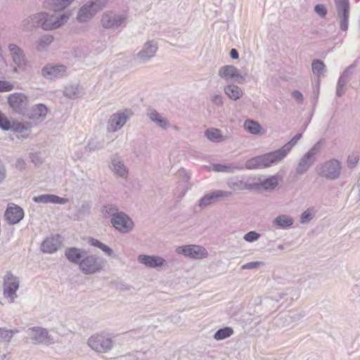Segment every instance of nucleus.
<instances>
[{
  "mask_svg": "<svg viewBox=\"0 0 360 360\" xmlns=\"http://www.w3.org/2000/svg\"><path fill=\"white\" fill-rule=\"evenodd\" d=\"M110 222L112 226L122 233L131 231L134 226L133 220L124 212H120L111 218Z\"/></svg>",
  "mask_w": 360,
  "mask_h": 360,
  "instance_id": "nucleus-14",
  "label": "nucleus"
},
{
  "mask_svg": "<svg viewBox=\"0 0 360 360\" xmlns=\"http://www.w3.org/2000/svg\"><path fill=\"white\" fill-rule=\"evenodd\" d=\"M158 49V42L155 40H148L134 56L139 64H146L156 55Z\"/></svg>",
  "mask_w": 360,
  "mask_h": 360,
  "instance_id": "nucleus-8",
  "label": "nucleus"
},
{
  "mask_svg": "<svg viewBox=\"0 0 360 360\" xmlns=\"http://www.w3.org/2000/svg\"><path fill=\"white\" fill-rule=\"evenodd\" d=\"M32 127V125L30 122H18L14 123L12 125L11 124L10 129H13L16 132H23L24 131L28 130Z\"/></svg>",
  "mask_w": 360,
  "mask_h": 360,
  "instance_id": "nucleus-51",
  "label": "nucleus"
},
{
  "mask_svg": "<svg viewBox=\"0 0 360 360\" xmlns=\"http://www.w3.org/2000/svg\"><path fill=\"white\" fill-rule=\"evenodd\" d=\"M91 205L90 202L83 201L78 207L75 215V219L79 220L83 217L89 215L91 212Z\"/></svg>",
  "mask_w": 360,
  "mask_h": 360,
  "instance_id": "nucleus-37",
  "label": "nucleus"
},
{
  "mask_svg": "<svg viewBox=\"0 0 360 360\" xmlns=\"http://www.w3.org/2000/svg\"><path fill=\"white\" fill-rule=\"evenodd\" d=\"M311 69L314 74L316 75L318 77H321L324 75L326 65L323 61L316 59L313 60Z\"/></svg>",
  "mask_w": 360,
  "mask_h": 360,
  "instance_id": "nucleus-42",
  "label": "nucleus"
},
{
  "mask_svg": "<svg viewBox=\"0 0 360 360\" xmlns=\"http://www.w3.org/2000/svg\"><path fill=\"white\" fill-rule=\"evenodd\" d=\"M71 13L69 11H65L59 15L49 14L46 13V23L47 27L44 30H56L64 25L70 19Z\"/></svg>",
  "mask_w": 360,
  "mask_h": 360,
  "instance_id": "nucleus-18",
  "label": "nucleus"
},
{
  "mask_svg": "<svg viewBox=\"0 0 360 360\" xmlns=\"http://www.w3.org/2000/svg\"><path fill=\"white\" fill-rule=\"evenodd\" d=\"M302 136V133L297 134L290 141L278 149L284 158L288 155L291 149L297 143Z\"/></svg>",
  "mask_w": 360,
  "mask_h": 360,
  "instance_id": "nucleus-36",
  "label": "nucleus"
},
{
  "mask_svg": "<svg viewBox=\"0 0 360 360\" xmlns=\"http://www.w3.org/2000/svg\"><path fill=\"white\" fill-rule=\"evenodd\" d=\"M117 210L118 209L116 206L112 205H107L102 207L101 212L105 217H111L112 218L114 215L118 214L119 212H117Z\"/></svg>",
  "mask_w": 360,
  "mask_h": 360,
  "instance_id": "nucleus-49",
  "label": "nucleus"
},
{
  "mask_svg": "<svg viewBox=\"0 0 360 360\" xmlns=\"http://www.w3.org/2000/svg\"><path fill=\"white\" fill-rule=\"evenodd\" d=\"M18 332V331L17 330H12L4 328H0V338L6 340L7 342H10L13 335Z\"/></svg>",
  "mask_w": 360,
  "mask_h": 360,
  "instance_id": "nucleus-53",
  "label": "nucleus"
},
{
  "mask_svg": "<svg viewBox=\"0 0 360 360\" xmlns=\"http://www.w3.org/2000/svg\"><path fill=\"white\" fill-rule=\"evenodd\" d=\"M259 238L260 234L259 233L251 231L244 235L243 240L249 243H252L257 240Z\"/></svg>",
  "mask_w": 360,
  "mask_h": 360,
  "instance_id": "nucleus-55",
  "label": "nucleus"
},
{
  "mask_svg": "<svg viewBox=\"0 0 360 360\" xmlns=\"http://www.w3.org/2000/svg\"><path fill=\"white\" fill-rule=\"evenodd\" d=\"M131 115V112L129 109L119 110L113 113L109 117L107 122V131L108 132H115L121 129L126 124Z\"/></svg>",
  "mask_w": 360,
  "mask_h": 360,
  "instance_id": "nucleus-9",
  "label": "nucleus"
},
{
  "mask_svg": "<svg viewBox=\"0 0 360 360\" xmlns=\"http://www.w3.org/2000/svg\"><path fill=\"white\" fill-rule=\"evenodd\" d=\"M107 4V0H90L84 4L78 11L77 20L79 22H87Z\"/></svg>",
  "mask_w": 360,
  "mask_h": 360,
  "instance_id": "nucleus-5",
  "label": "nucleus"
},
{
  "mask_svg": "<svg viewBox=\"0 0 360 360\" xmlns=\"http://www.w3.org/2000/svg\"><path fill=\"white\" fill-rule=\"evenodd\" d=\"M46 13L45 11L39 12L32 14V16L34 20V23L37 27H41L42 30H44V28L47 27V24L46 22Z\"/></svg>",
  "mask_w": 360,
  "mask_h": 360,
  "instance_id": "nucleus-41",
  "label": "nucleus"
},
{
  "mask_svg": "<svg viewBox=\"0 0 360 360\" xmlns=\"http://www.w3.org/2000/svg\"><path fill=\"white\" fill-rule=\"evenodd\" d=\"M27 333L29 340L35 345H50L55 342L53 338L49 334L46 328L34 326L29 328Z\"/></svg>",
  "mask_w": 360,
  "mask_h": 360,
  "instance_id": "nucleus-7",
  "label": "nucleus"
},
{
  "mask_svg": "<svg viewBox=\"0 0 360 360\" xmlns=\"http://www.w3.org/2000/svg\"><path fill=\"white\" fill-rule=\"evenodd\" d=\"M75 0H44L43 7L46 9L59 12L70 6Z\"/></svg>",
  "mask_w": 360,
  "mask_h": 360,
  "instance_id": "nucleus-26",
  "label": "nucleus"
},
{
  "mask_svg": "<svg viewBox=\"0 0 360 360\" xmlns=\"http://www.w3.org/2000/svg\"><path fill=\"white\" fill-rule=\"evenodd\" d=\"M354 68L355 66L354 65H349L343 71L340 76L346 78L347 79H349V77L353 74Z\"/></svg>",
  "mask_w": 360,
  "mask_h": 360,
  "instance_id": "nucleus-61",
  "label": "nucleus"
},
{
  "mask_svg": "<svg viewBox=\"0 0 360 360\" xmlns=\"http://www.w3.org/2000/svg\"><path fill=\"white\" fill-rule=\"evenodd\" d=\"M322 146L323 140H320L316 142L305 154L316 162L317 156L322 148Z\"/></svg>",
  "mask_w": 360,
  "mask_h": 360,
  "instance_id": "nucleus-43",
  "label": "nucleus"
},
{
  "mask_svg": "<svg viewBox=\"0 0 360 360\" xmlns=\"http://www.w3.org/2000/svg\"><path fill=\"white\" fill-rule=\"evenodd\" d=\"M264 266V262L262 261H256L246 263L241 266L240 269L242 270H252V269H258L260 267Z\"/></svg>",
  "mask_w": 360,
  "mask_h": 360,
  "instance_id": "nucleus-52",
  "label": "nucleus"
},
{
  "mask_svg": "<svg viewBox=\"0 0 360 360\" xmlns=\"http://www.w3.org/2000/svg\"><path fill=\"white\" fill-rule=\"evenodd\" d=\"M48 113L47 107L42 103L33 105L29 110L28 118L35 123L42 122L46 117Z\"/></svg>",
  "mask_w": 360,
  "mask_h": 360,
  "instance_id": "nucleus-23",
  "label": "nucleus"
},
{
  "mask_svg": "<svg viewBox=\"0 0 360 360\" xmlns=\"http://www.w3.org/2000/svg\"><path fill=\"white\" fill-rule=\"evenodd\" d=\"M53 194H44L33 198V201L37 203H52Z\"/></svg>",
  "mask_w": 360,
  "mask_h": 360,
  "instance_id": "nucleus-54",
  "label": "nucleus"
},
{
  "mask_svg": "<svg viewBox=\"0 0 360 360\" xmlns=\"http://www.w3.org/2000/svg\"><path fill=\"white\" fill-rule=\"evenodd\" d=\"M175 252L193 259H202L208 256L207 250L202 246L197 245H186L176 248Z\"/></svg>",
  "mask_w": 360,
  "mask_h": 360,
  "instance_id": "nucleus-10",
  "label": "nucleus"
},
{
  "mask_svg": "<svg viewBox=\"0 0 360 360\" xmlns=\"http://www.w3.org/2000/svg\"><path fill=\"white\" fill-rule=\"evenodd\" d=\"M231 195L232 193L229 191H224L220 190L214 191L210 193H207L205 195H204L199 200L198 205L201 209H202L207 207L213 202L217 200L219 198L229 197L231 196Z\"/></svg>",
  "mask_w": 360,
  "mask_h": 360,
  "instance_id": "nucleus-22",
  "label": "nucleus"
},
{
  "mask_svg": "<svg viewBox=\"0 0 360 360\" xmlns=\"http://www.w3.org/2000/svg\"><path fill=\"white\" fill-rule=\"evenodd\" d=\"M87 345L94 352L105 354L113 348L114 342L108 334L97 333L89 338Z\"/></svg>",
  "mask_w": 360,
  "mask_h": 360,
  "instance_id": "nucleus-4",
  "label": "nucleus"
},
{
  "mask_svg": "<svg viewBox=\"0 0 360 360\" xmlns=\"http://www.w3.org/2000/svg\"><path fill=\"white\" fill-rule=\"evenodd\" d=\"M13 89H14L13 83L6 80H0V92L11 91Z\"/></svg>",
  "mask_w": 360,
  "mask_h": 360,
  "instance_id": "nucleus-57",
  "label": "nucleus"
},
{
  "mask_svg": "<svg viewBox=\"0 0 360 360\" xmlns=\"http://www.w3.org/2000/svg\"><path fill=\"white\" fill-rule=\"evenodd\" d=\"M4 217L9 224H16L23 219L24 211L20 207L13 205L7 207Z\"/></svg>",
  "mask_w": 360,
  "mask_h": 360,
  "instance_id": "nucleus-21",
  "label": "nucleus"
},
{
  "mask_svg": "<svg viewBox=\"0 0 360 360\" xmlns=\"http://www.w3.org/2000/svg\"><path fill=\"white\" fill-rule=\"evenodd\" d=\"M253 184H257L258 186L257 190L261 187H262L264 190H273L278 184V177L276 175H274L263 181H261L260 183H254Z\"/></svg>",
  "mask_w": 360,
  "mask_h": 360,
  "instance_id": "nucleus-34",
  "label": "nucleus"
},
{
  "mask_svg": "<svg viewBox=\"0 0 360 360\" xmlns=\"http://www.w3.org/2000/svg\"><path fill=\"white\" fill-rule=\"evenodd\" d=\"M127 16L114 11H107L101 16V25L103 28L110 30H116L127 20Z\"/></svg>",
  "mask_w": 360,
  "mask_h": 360,
  "instance_id": "nucleus-6",
  "label": "nucleus"
},
{
  "mask_svg": "<svg viewBox=\"0 0 360 360\" xmlns=\"http://www.w3.org/2000/svg\"><path fill=\"white\" fill-rule=\"evenodd\" d=\"M10 107L16 112L22 114L28 106V98L22 93H13L8 96Z\"/></svg>",
  "mask_w": 360,
  "mask_h": 360,
  "instance_id": "nucleus-16",
  "label": "nucleus"
},
{
  "mask_svg": "<svg viewBox=\"0 0 360 360\" xmlns=\"http://www.w3.org/2000/svg\"><path fill=\"white\" fill-rule=\"evenodd\" d=\"M0 127L4 130H8L11 128V122L0 113Z\"/></svg>",
  "mask_w": 360,
  "mask_h": 360,
  "instance_id": "nucleus-60",
  "label": "nucleus"
},
{
  "mask_svg": "<svg viewBox=\"0 0 360 360\" xmlns=\"http://www.w3.org/2000/svg\"><path fill=\"white\" fill-rule=\"evenodd\" d=\"M41 76L50 80L57 79L67 75V67L63 65L46 64L41 71Z\"/></svg>",
  "mask_w": 360,
  "mask_h": 360,
  "instance_id": "nucleus-15",
  "label": "nucleus"
},
{
  "mask_svg": "<svg viewBox=\"0 0 360 360\" xmlns=\"http://www.w3.org/2000/svg\"><path fill=\"white\" fill-rule=\"evenodd\" d=\"M205 136L212 142L219 143L226 140L218 129H208L205 131Z\"/></svg>",
  "mask_w": 360,
  "mask_h": 360,
  "instance_id": "nucleus-35",
  "label": "nucleus"
},
{
  "mask_svg": "<svg viewBox=\"0 0 360 360\" xmlns=\"http://www.w3.org/2000/svg\"><path fill=\"white\" fill-rule=\"evenodd\" d=\"M243 127L245 131L251 134L259 135L264 133L262 126L258 122L253 120H246L244 122Z\"/></svg>",
  "mask_w": 360,
  "mask_h": 360,
  "instance_id": "nucleus-31",
  "label": "nucleus"
},
{
  "mask_svg": "<svg viewBox=\"0 0 360 360\" xmlns=\"http://www.w3.org/2000/svg\"><path fill=\"white\" fill-rule=\"evenodd\" d=\"M292 96L298 103H302L304 98L302 94L300 91L294 90L292 92Z\"/></svg>",
  "mask_w": 360,
  "mask_h": 360,
  "instance_id": "nucleus-63",
  "label": "nucleus"
},
{
  "mask_svg": "<svg viewBox=\"0 0 360 360\" xmlns=\"http://www.w3.org/2000/svg\"><path fill=\"white\" fill-rule=\"evenodd\" d=\"M314 11L321 18H325L327 14V10L322 4H317L314 8Z\"/></svg>",
  "mask_w": 360,
  "mask_h": 360,
  "instance_id": "nucleus-58",
  "label": "nucleus"
},
{
  "mask_svg": "<svg viewBox=\"0 0 360 360\" xmlns=\"http://www.w3.org/2000/svg\"><path fill=\"white\" fill-rule=\"evenodd\" d=\"M314 161L305 153L299 160L295 169V176L298 179L306 174L314 164Z\"/></svg>",
  "mask_w": 360,
  "mask_h": 360,
  "instance_id": "nucleus-24",
  "label": "nucleus"
},
{
  "mask_svg": "<svg viewBox=\"0 0 360 360\" xmlns=\"http://www.w3.org/2000/svg\"><path fill=\"white\" fill-rule=\"evenodd\" d=\"M211 101L217 106H221L224 103V98L221 94H215L211 96Z\"/></svg>",
  "mask_w": 360,
  "mask_h": 360,
  "instance_id": "nucleus-59",
  "label": "nucleus"
},
{
  "mask_svg": "<svg viewBox=\"0 0 360 360\" xmlns=\"http://www.w3.org/2000/svg\"><path fill=\"white\" fill-rule=\"evenodd\" d=\"M349 81V79H347L346 78L340 76L336 86V96L338 97H341L345 94L346 86Z\"/></svg>",
  "mask_w": 360,
  "mask_h": 360,
  "instance_id": "nucleus-47",
  "label": "nucleus"
},
{
  "mask_svg": "<svg viewBox=\"0 0 360 360\" xmlns=\"http://www.w3.org/2000/svg\"><path fill=\"white\" fill-rule=\"evenodd\" d=\"M8 49L13 63L20 69H25L27 60L23 50L18 45L12 43L8 45Z\"/></svg>",
  "mask_w": 360,
  "mask_h": 360,
  "instance_id": "nucleus-20",
  "label": "nucleus"
},
{
  "mask_svg": "<svg viewBox=\"0 0 360 360\" xmlns=\"http://www.w3.org/2000/svg\"><path fill=\"white\" fill-rule=\"evenodd\" d=\"M20 26L22 30L26 32L32 31L37 28L32 15L23 19L21 22Z\"/></svg>",
  "mask_w": 360,
  "mask_h": 360,
  "instance_id": "nucleus-46",
  "label": "nucleus"
},
{
  "mask_svg": "<svg viewBox=\"0 0 360 360\" xmlns=\"http://www.w3.org/2000/svg\"><path fill=\"white\" fill-rule=\"evenodd\" d=\"M137 260L148 268L163 269L167 266V261L158 255H140L138 256Z\"/></svg>",
  "mask_w": 360,
  "mask_h": 360,
  "instance_id": "nucleus-19",
  "label": "nucleus"
},
{
  "mask_svg": "<svg viewBox=\"0 0 360 360\" xmlns=\"http://www.w3.org/2000/svg\"><path fill=\"white\" fill-rule=\"evenodd\" d=\"M86 253L85 250L77 248H68L65 251V255L68 261L72 264H77L78 267L80 266L81 261Z\"/></svg>",
  "mask_w": 360,
  "mask_h": 360,
  "instance_id": "nucleus-25",
  "label": "nucleus"
},
{
  "mask_svg": "<svg viewBox=\"0 0 360 360\" xmlns=\"http://www.w3.org/2000/svg\"><path fill=\"white\" fill-rule=\"evenodd\" d=\"M79 91L78 84H69L64 88L63 95L68 98L75 99L79 96Z\"/></svg>",
  "mask_w": 360,
  "mask_h": 360,
  "instance_id": "nucleus-38",
  "label": "nucleus"
},
{
  "mask_svg": "<svg viewBox=\"0 0 360 360\" xmlns=\"http://www.w3.org/2000/svg\"><path fill=\"white\" fill-rule=\"evenodd\" d=\"M284 159L280 150H276L261 155L248 159L245 164L247 169H261L276 165Z\"/></svg>",
  "mask_w": 360,
  "mask_h": 360,
  "instance_id": "nucleus-1",
  "label": "nucleus"
},
{
  "mask_svg": "<svg viewBox=\"0 0 360 360\" xmlns=\"http://www.w3.org/2000/svg\"><path fill=\"white\" fill-rule=\"evenodd\" d=\"M106 262V260L101 257L86 253L81 261L79 269L85 275L96 274L104 270Z\"/></svg>",
  "mask_w": 360,
  "mask_h": 360,
  "instance_id": "nucleus-3",
  "label": "nucleus"
},
{
  "mask_svg": "<svg viewBox=\"0 0 360 360\" xmlns=\"http://www.w3.org/2000/svg\"><path fill=\"white\" fill-rule=\"evenodd\" d=\"M68 201L69 200L68 198H60L58 195H53L52 203L53 204L65 205L68 203Z\"/></svg>",
  "mask_w": 360,
  "mask_h": 360,
  "instance_id": "nucleus-62",
  "label": "nucleus"
},
{
  "mask_svg": "<svg viewBox=\"0 0 360 360\" xmlns=\"http://www.w3.org/2000/svg\"><path fill=\"white\" fill-rule=\"evenodd\" d=\"M342 163L337 158H330L318 164L315 172L318 176L328 181H335L340 178Z\"/></svg>",
  "mask_w": 360,
  "mask_h": 360,
  "instance_id": "nucleus-2",
  "label": "nucleus"
},
{
  "mask_svg": "<svg viewBox=\"0 0 360 360\" xmlns=\"http://www.w3.org/2000/svg\"><path fill=\"white\" fill-rule=\"evenodd\" d=\"M219 77L228 82L234 80L238 83L244 82L245 77L240 73L239 70L233 65H226L221 66L218 71Z\"/></svg>",
  "mask_w": 360,
  "mask_h": 360,
  "instance_id": "nucleus-17",
  "label": "nucleus"
},
{
  "mask_svg": "<svg viewBox=\"0 0 360 360\" xmlns=\"http://www.w3.org/2000/svg\"><path fill=\"white\" fill-rule=\"evenodd\" d=\"M233 334V329L231 327H224L219 329L214 335L216 340H222L231 337Z\"/></svg>",
  "mask_w": 360,
  "mask_h": 360,
  "instance_id": "nucleus-40",
  "label": "nucleus"
},
{
  "mask_svg": "<svg viewBox=\"0 0 360 360\" xmlns=\"http://www.w3.org/2000/svg\"><path fill=\"white\" fill-rule=\"evenodd\" d=\"M6 167L0 160V184L6 179Z\"/></svg>",
  "mask_w": 360,
  "mask_h": 360,
  "instance_id": "nucleus-64",
  "label": "nucleus"
},
{
  "mask_svg": "<svg viewBox=\"0 0 360 360\" xmlns=\"http://www.w3.org/2000/svg\"><path fill=\"white\" fill-rule=\"evenodd\" d=\"M19 278L8 271L4 276L3 288L4 295L9 300L11 303L13 302L17 297L16 290L19 288Z\"/></svg>",
  "mask_w": 360,
  "mask_h": 360,
  "instance_id": "nucleus-13",
  "label": "nucleus"
},
{
  "mask_svg": "<svg viewBox=\"0 0 360 360\" xmlns=\"http://www.w3.org/2000/svg\"><path fill=\"white\" fill-rule=\"evenodd\" d=\"M60 236H51L46 238L41 243V249L44 253H53L60 247Z\"/></svg>",
  "mask_w": 360,
  "mask_h": 360,
  "instance_id": "nucleus-27",
  "label": "nucleus"
},
{
  "mask_svg": "<svg viewBox=\"0 0 360 360\" xmlns=\"http://www.w3.org/2000/svg\"><path fill=\"white\" fill-rule=\"evenodd\" d=\"M293 222V219L285 214H281L273 220V224L281 229L290 228Z\"/></svg>",
  "mask_w": 360,
  "mask_h": 360,
  "instance_id": "nucleus-33",
  "label": "nucleus"
},
{
  "mask_svg": "<svg viewBox=\"0 0 360 360\" xmlns=\"http://www.w3.org/2000/svg\"><path fill=\"white\" fill-rule=\"evenodd\" d=\"M108 167L115 176L123 179L128 178L129 169L125 165L123 158L118 154L110 156Z\"/></svg>",
  "mask_w": 360,
  "mask_h": 360,
  "instance_id": "nucleus-12",
  "label": "nucleus"
},
{
  "mask_svg": "<svg viewBox=\"0 0 360 360\" xmlns=\"http://www.w3.org/2000/svg\"><path fill=\"white\" fill-rule=\"evenodd\" d=\"M53 41V37L52 35L46 34L40 37L38 41V46L37 49H44L47 48Z\"/></svg>",
  "mask_w": 360,
  "mask_h": 360,
  "instance_id": "nucleus-48",
  "label": "nucleus"
},
{
  "mask_svg": "<svg viewBox=\"0 0 360 360\" xmlns=\"http://www.w3.org/2000/svg\"><path fill=\"white\" fill-rule=\"evenodd\" d=\"M224 91L225 94L233 101H237L243 96L242 89L235 84H227L224 86Z\"/></svg>",
  "mask_w": 360,
  "mask_h": 360,
  "instance_id": "nucleus-30",
  "label": "nucleus"
},
{
  "mask_svg": "<svg viewBox=\"0 0 360 360\" xmlns=\"http://www.w3.org/2000/svg\"><path fill=\"white\" fill-rule=\"evenodd\" d=\"M337 11V20L342 31L346 32L349 26V0H334Z\"/></svg>",
  "mask_w": 360,
  "mask_h": 360,
  "instance_id": "nucleus-11",
  "label": "nucleus"
},
{
  "mask_svg": "<svg viewBox=\"0 0 360 360\" xmlns=\"http://www.w3.org/2000/svg\"><path fill=\"white\" fill-rule=\"evenodd\" d=\"M102 143L95 140H90L86 146V149L89 151H95L101 149Z\"/></svg>",
  "mask_w": 360,
  "mask_h": 360,
  "instance_id": "nucleus-56",
  "label": "nucleus"
},
{
  "mask_svg": "<svg viewBox=\"0 0 360 360\" xmlns=\"http://www.w3.org/2000/svg\"><path fill=\"white\" fill-rule=\"evenodd\" d=\"M212 170L217 172L233 173L237 169H243V166L236 163L229 165L214 164L212 165Z\"/></svg>",
  "mask_w": 360,
  "mask_h": 360,
  "instance_id": "nucleus-32",
  "label": "nucleus"
},
{
  "mask_svg": "<svg viewBox=\"0 0 360 360\" xmlns=\"http://www.w3.org/2000/svg\"><path fill=\"white\" fill-rule=\"evenodd\" d=\"M316 213V210L314 207H309L304 211L300 219V222L301 224H307L309 223L315 216Z\"/></svg>",
  "mask_w": 360,
  "mask_h": 360,
  "instance_id": "nucleus-45",
  "label": "nucleus"
},
{
  "mask_svg": "<svg viewBox=\"0 0 360 360\" xmlns=\"http://www.w3.org/2000/svg\"><path fill=\"white\" fill-rule=\"evenodd\" d=\"M227 186L234 191L243 190H257V184H250L238 178H231L227 181Z\"/></svg>",
  "mask_w": 360,
  "mask_h": 360,
  "instance_id": "nucleus-29",
  "label": "nucleus"
},
{
  "mask_svg": "<svg viewBox=\"0 0 360 360\" xmlns=\"http://www.w3.org/2000/svg\"><path fill=\"white\" fill-rule=\"evenodd\" d=\"M89 243L92 246H94V247H96V248L101 249L108 256L112 257L114 255L113 250L110 247H108V245L101 243V241H99L97 239L91 238L89 239Z\"/></svg>",
  "mask_w": 360,
  "mask_h": 360,
  "instance_id": "nucleus-39",
  "label": "nucleus"
},
{
  "mask_svg": "<svg viewBox=\"0 0 360 360\" xmlns=\"http://www.w3.org/2000/svg\"><path fill=\"white\" fill-rule=\"evenodd\" d=\"M359 161V155L358 153L354 152L349 154L347 158V166L349 168H354L356 167Z\"/></svg>",
  "mask_w": 360,
  "mask_h": 360,
  "instance_id": "nucleus-50",
  "label": "nucleus"
},
{
  "mask_svg": "<svg viewBox=\"0 0 360 360\" xmlns=\"http://www.w3.org/2000/svg\"><path fill=\"white\" fill-rule=\"evenodd\" d=\"M146 114L149 120L162 129L167 130L169 127L168 120L163 117L156 110L149 108Z\"/></svg>",
  "mask_w": 360,
  "mask_h": 360,
  "instance_id": "nucleus-28",
  "label": "nucleus"
},
{
  "mask_svg": "<svg viewBox=\"0 0 360 360\" xmlns=\"http://www.w3.org/2000/svg\"><path fill=\"white\" fill-rule=\"evenodd\" d=\"M322 146L323 140H320L316 142L305 154L316 162L317 156L322 148Z\"/></svg>",
  "mask_w": 360,
  "mask_h": 360,
  "instance_id": "nucleus-44",
  "label": "nucleus"
}]
</instances>
